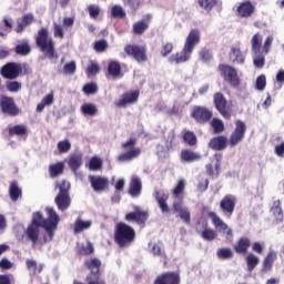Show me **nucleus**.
<instances>
[{"instance_id":"64","label":"nucleus","mask_w":284,"mask_h":284,"mask_svg":"<svg viewBox=\"0 0 284 284\" xmlns=\"http://www.w3.org/2000/svg\"><path fill=\"white\" fill-rule=\"evenodd\" d=\"M20 89H21V83L17 82V81H12L7 84V90L9 92H19Z\"/></svg>"},{"instance_id":"37","label":"nucleus","mask_w":284,"mask_h":284,"mask_svg":"<svg viewBox=\"0 0 284 284\" xmlns=\"http://www.w3.org/2000/svg\"><path fill=\"white\" fill-rule=\"evenodd\" d=\"M251 45L254 54H258L261 48H263V36H261V33H255L251 39Z\"/></svg>"},{"instance_id":"36","label":"nucleus","mask_w":284,"mask_h":284,"mask_svg":"<svg viewBox=\"0 0 284 284\" xmlns=\"http://www.w3.org/2000/svg\"><path fill=\"white\" fill-rule=\"evenodd\" d=\"M78 256H92L94 254V245L92 242H87V245L81 244L77 250Z\"/></svg>"},{"instance_id":"47","label":"nucleus","mask_w":284,"mask_h":284,"mask_svg":"<svg viewBox=\"0 0 284 284\" xmlns=\"http://www.w3.org/2000/svg\"><path fill=\"white\" fill-rule=\"evenodd\" d=\"M197 3L205 12H212V9L219 3V0H197Z\"/></svg>"},{"instance_id":"48","label":"nucleus","mask_w":284,"mask_h":284,"mask_svg":"<svg viewBox=\"0 0 284 284\" xmlns=\"http://www.w3.org/2000/svg\"><path fill=\"white\" fill-rule=\"evenodd\" d=\"M102 169H103V160L97 156L91 158L89 162V170H91L92 172H98V170H102Z\"/></svg>"},{"instance_id":"33","label":"nucleus","mask_w":284,"mask_h":284,"mask_svg":"<svg viewBox=\"0 0 284 284\" xmlns=\"http://www.w3.org/2000/svg\"><path fill=\"white\" fill-rule=\"evenodd\" d=\"M22 194L23 191L19 187V183H17V181L11 182L9 186V196L11 201L17 202L21 199Z\"/></svg>"},{"instance_id":"26","label":"nucleus","mask_w":284,"mask_h":284,"mask_svg":"<svg viewBox=\"0 0 284 284\" xmlns=\"http://www.w3.org/2000/svg\"><path fill=\"white\" fill-rule=\"evenodd\" d=\"M143 190V183L141 182V178L133 176L130 182L129 186V194L133 199H136V196H141V192Z\"/></svg>"},{"instance_id":"27","label":"nucleus","mask_w":284,"mask_h":284,"mask_svg":"<svg viewBox=\"0 0 284 284\" xmlns=\"http://www.w3.org/2000/svg\"><path fill=\"white\" fill-rule=\"evenodd\" d=\"M55 204L58 205V210L60 212H65L68 207H70L72 203V199L70 197V194L68 193H58V195L54 199Z\"/></svg>"},{"instance_id":"3","label":"nucleus","mask_w":284,"mask_h":284,"mask_svg":"<svg viewBox=\"0 0 284 284\" xmlns=\"http://www.w3.org/2000/svg\"><path fill=\"white\" fill-rule=\"evenodd\" d=\"M201 43V30L191 29L184 45L180 52L173 53L169 58L170 63H176V65L181 63L187 62L189 59L192 58V53L194 49Z\"/></svg>"},{"instance_id":"21","label":"nucleus","mask_w":284,"mask_h":284,"mask_svg":"<svg viewBox=\"0 0 284 284\" xmlns=\"http://www.w3.org/2000/svg\"><path fill=\"white\" fill-rule=\"evenodd\" d=\"M140 92L139 90L125 92L122 94V99L116 103L118 108H128V105H132L139 101Z\"/></svg>"},{"instance_id":"1","label":"nucleus","mask_w":284,"mask_h":284,"mask_svg":"<svg viewBox=\"0 0 284 284\" xmlns=\"http://www.w3.org/2000/svg\"><path fill=\"white\" fill-rule=\"evenodd\" d=\"M47 217L41 212H37V241L40 245H45L54 239V233L59 227L61 217L53 207H45Z\"/></svg>"},{"instance_id":"9","label":"nucleus","mask_w":284,"mask_h":284,"mask_svg":"<svg viewBox=\"0 0 284 284\" xmlns=\"http://www.w3.org/2000/svg\"><path fill=\"white\" fill-rule=\"evenodd\" d=\"M23 70H26V64L9 62L1 68L0 74L3 79L14 81V79H19Z\"/></svg>"},{"instance_id":"16","label":"nucleus","mask_w":284,"mask_h":284,"mask_svg":"<svg viewBox=\"0 0 284 284\" xmlns=\"http://www.w3.org/2000/svg\"><path fill=\"white\" fill-rule=\"evenodd\" d=\"M236 209V196L232 194H226L220 201V210L224 214V216H232L234 214V210Z\"/></svg>"},{"instance_id":"57","label":"nucleus","mask_w":284,"mask_h":284,"mask_svg":"<svg viewBox=\"0 0 284 284\" xmlns=\"http://www.w3.org/2000/svg\"><path fill=\"white\" fill-rule=\"evenodd\" d=\"M72 144L68 140H63L58 143V152H60V154H65L67 152H70Z\"/></svg>"},{"instance_id":"28","label":"nucleus","mask_w":284,"mask_h":284,"mask_svg":"<svg viewBox=\"0 0 284 284\" xmlns=\"http://www.w3.org/2000/svg\"><path fill=\"white\" fill-rule=\"evenodd\" d=\"M214 159H215V172H214V166L212 164L205 165L206 174H209L210 176H219V174H221V163L223 162V154L215 153Z\"/></svg>"},{"instance_id":"45","label":"nucleus","mask_w":284,"mask_h":284,"mask_svg":"<svg viewBox=\"0 0 284 284\" xmlns=\"http://www.w3.org/2000/svg\"><path fill=\"white\" fill-rule=\"evenodd\" d=\"M261 261L258 260V256L254 255V253H251L246 256V266L248 272H254L256 270V266L258 265Z\"/></svg>"},{"instance_id":"2","label":"nucleus","mask_w":284,"mask_h":284,"mask_svg":"<svg viewBox=\"0 0 284 284\" xmlns=\"http://www.w3.org/2000/svg\"><path fill=\"white\" fill-rule=\"evenodd\" d=\"M247 132V125L243 122V120L235 121V129L231 133L229 140L225 135H217L210 140L209 148L214 150L215 152H221L227 148V143L230 148H236L239 143L243 142L245 139V133Z\"/></svg>"},{"instance_id":"13","label":"nucleus","mask_w":284,"mask_h":284,"mask_svg":"<svg viewBox=\"0 0 284 284\" xmlns=\"http://www.w3.org/2000/svg\"><path fill=\"white\" fill-rule=\"evenodd\" d=\"M133 210V212L125 214V221L128 223H136V225H145L148 219H150V213L141 209V206H134Z\"/></svg>"},{"instance_id":"60","label":"nucleus","mask_w":284,"mask_h":284,"mask_svg":"<svg viewBox=\"0 0 284 284\" xmlns=\"http://www.w3.org/2000/svg\"><path fill=\"white\" fill-rule=\"evenodd\" d=\"M176 140V135L174 133L170 134L165 141V152H172L174 150V141Z\"/></svg>"},{"instance_id":"54","label":"nucleus","mask_w":284,"mask_h":284,"mask_svg":"<svg viewBox=\"0 0 284 284\" xmlns=\"http://www.w3.org/2000/svg\"><path fill=\"white\" fill-rule=\"evenodd\" d=\"M101 72V67H99V63L91 62L87 68V74L88 77H94Z\"/></svg>"},{"instance_id":"51","label":"nucleus","mask_w":284,"mask_h":284,"mask_svg":"<svg viewBox=\"0 0 284 284\" xmlns=\"http://www.w3.org/2000/svg\"><path fill=\"white\" fill-rule=\"evenodd\" d=\"M200 61L203 63H210V61L213 59L212 51L207 48H202L199 51Z\"/></svg>"},{"instance_id":"42","label":"nucleus","mask_w":284,"mask_h":284,"mask_svg":"<svg viewBox=\"0 0 284 284\" xmlns=\"http://www.w3.org/2000/svg\"><path fill=\"white\" fill-rule=\"evenodd\" d=\"M211 128L213 129V134H221L225 132V124L223 123V120L213 118L211 120Z\"/></svg>"},{"instance_id":"53","label":"nucleus","mask_w":284,"mask_h":284,"mask_svg":"<svg viewBox=\"0 0 284 284\" xmlns=\"http://www.w3.org/2000/svg\"><path fill=\"white\" fill-rule=\"evenodd\" d=\"M263 52L255 53V57L253 59V64L255 68L262 69L265 65V55H263Z\"/></svg>"},{"instance_id":"17","label":"nucleus","mask_w":284,"mask_h":284,"mask_svg":"<svg viewBox=\"0 0 284 284\" xmlns=\"http://www.w3.org/2000/svg\"><path fill=\"white\" fill-rule=\"evenodd\" d=\"M153 284H181V275L179 272H165L158 275Z\"/></svg>"},{"instance_id":"25","label":"nucleus","mask_w":284,"mask_h":284,"mask_svg":"<svg viewBox=\"0 0 284 284\" xmlns=\"http://www.w3.org/2000/svg\"><path fill=\"white\" fill-rule=\"evenodd\" d=\"M68 165L74 174L79 172V169L83 166V153L75 152L69 156Z\"/></svg>"},{"instance_id":"14","label":"nucleus","mask_w":284,"mask_h":284,"mask_svg":"<svg viewBox=\"0 0 284 284\" xmlns=\"http://www.w3.org/2000/svg\"><path fill=\"white\" fill-rule=\"evenodd\" d=\"M207 216L209 219H211L215 230H217V232H222V234H226V239H232L233 233L232 230L230 229V226L227 225V223H225L221 216H219L216 214V212L213 211H209L207 212Z\"/></svg>"},{"instance_id":"63","label":"nucleus","mask_w":284,"mask_h":284,"mask_svg":"<svg viewBox=\"0 0 284 284\" xmlns=\"http://www.w3.org/2000/svg\"><path fill=\"white\" fill-rule=\"evenodd\" d=\"M88 12L91 19H97L101 14V9L97 4H90L88 7Z\"/></svg>"},{"instance_id":"30","label":"nucleus","mask_w":284,"mask_h":284,"mask_svg":"<svg viewBox=\"0 0 284 284\" xmlns=\"http://www.w3.org/2000/svg\"><path fill=\"white\" fill-rule=\"evenodd\" d=\"M250 245H252V242L248 240V237H240L237 243L233 246V250L236 252V254H247Z\"/></svg>"},{"instance_id":"32","label":"nucleus","mask_w":284,"mask_h":284,"mask_svg":"<svg viewBox=\"0 0 284 284\" xmlns=\"http://www.w3.org/2000/svg\"><path fill=\"white\" fill-rule=\"evenodd\" d=\"M154 194L161 212L163 214H165V212H170V206L168 205V199H170V195L168 193H161L159 191H156Z\"/></svg>"},{"instance_id":"23","label":"nucleus","mask_w":284,"mask_h":284,"mask_svg":"<svg viewBox=\"0 0 284 284\" xmlns=\"http://www.w3.org/2000/svg\"><path fill=\"white\" fill-rule=\"evenodd\" d=\"M255 10L256 7H254L251 1H245L240 3V6L236 9V14L241 19H248V17H252Z\"/></svg>"},{"instance_id":"18","label":"nucleus","mask_w":284,"mask_h":284,"mask_svg":"<svg viewBox=\"0 0 284 284\" xmlns=\"http://www.w3.org/2000/svg\"><path fill=\"white\" fill-rule=\"evenodd\" d=\"M89 181L94 192H105L110 187V180L101 175H90Z\"/></svg>"},{"instance_id":"39","label":"nucleus","mask_w":284,"mask_h":284,"mask_svg":"<svg viewBox=\"0 0 284 284\" xmlns=\"http://www.w3.org/2000/svg\"><path fill=\"white\" fill-rule=\"evenodd\" d=\"M90 227H92V221H83L78 219L74 223L73 232L74 234H81L83 230H90Z\"/></svg>"},{"instance_id":"8","label":"nucleus","mask_w":284,"mask_h":284,"mask_svg":"<svg viewBox=\"0 0 284 284\" xmlns=\"http://www.w3.org/2000/svg\"><path fill=\"white\" fill-rule=\"evenodd\" d=\"M214 113L207 106L194 105L191 110V119L199 125H205L212 121Z\"/></svg>"},{"instance_id":"29","label":"nucleus","mask_w":284,"mask_h":284,"mask_svg":"<svg viewBox=\"0 0 284 284\" xmlns=\"http://www.w3.org/2000/svg\"><path fill=\"white\" fill-rule=\"evenodd\" d=\"M230 61L243 65L245 63V54L240 48L233 47L229 53Z\"/></svg>"},{"instance_id":"24","label":"nucleus","mask_w":284,"mask_h":284,"mask_svg":"<svg viewBox=\"0 0 284 284\" xmlns=\"http://www.w3.org/2000/svg\"><path fill=\"white\" fill-rule=\"evenodd\" d=\"M180 159L182 163H196V161L203 159V155L196 151H192V149H184L180 153Z\"/></svg>"},{"instance_id":"4","label":"nucleus","mask_w":284,"mask_h":284,"mask_svg":"<svg viewBox=\"0 0 284 284\" xmlns=\"http://www.w3.org/2000/svg\"><path fill=\"white\" fill-rule=\"evenodd\" d=\"M136 239V231L126 223L120 222L114 229V243L119 247H130Z\"/></svg>"},{"instance_id":"19","label":"nucleus","mask_w":284,"mask_h":284,"mask_svg":"<svg viewBox=\"0 0 284 284\" xmlns=\"http://www.w3.org/2000/svg\"><path fill=\"white\" fill-rule=\"evenodd\" d=\"M173 211L179 214V217L184 221L186 225L192 223V214L187 207L183 206V200H176L173 202Z\"/></svg>"},{"instance_id":"15","label":"nucleus","mask_w":284,"mask_h":284,"mask_svg":"<svg viewBox=\"0 0 284 284\" xmlns=\"http://www.w3.org/2000/svg\"><path fill=\"white\" fill-rule=\"evenodd\" d=\"M213 103L217 112H220L224 119H227L229 121L230 119H232V113L227 111V99L223 93L221 92L214 93Z\"/></svg>"},{"instance_id":"44","label":"nucleus","mask_w":284,"mask_h":284,"mask_svg":"<svg viewBox=\"0 0 284 284\" xmlns=\"http://www.w3.org/2000/svg\"><path fill=\"white\" fill-rule=\"evenodd\" d=\"M9 134L10 136H14V134L17 136H26V134H28V128H26V125L22 124L11 126L9 128Z\"/></svg>"},{"instance_id":"20","label":"nucleus","mask_w":284,"mask_h":284,"mask_svg":"<svg viewBox=\"0 0 284 284\" xmlns=\"http://www.w3.org/2000/svg\"><path fill=\"white\" fill-rule=\"evenodd\" d=\"M150 21H152V16L150 13L145 14L142 20L133 23V34L141 37L145 34L146 30L150 28Z\"/></svg>"},{"instance_id":"52","label":"nucleus","mask_w":284,"mask_h":284,"mask_svg":"<svg viewBox=\"0 0 284 284\" xmlns=\"http://www.w3.org/2000/svg\"><path fill=\"white\" fill-rule=\"evenodd\" d=\"M111 14L114 19H125L126 13L121 6H114L111 9Z\"/></svg>"},{"instance_id":"55","label":"nucleus","mask_w":284,"mask_h":284,"mask_svg":"<svg viewBox=\"0 0 284 284\" xmlns=\"http://www.w3.org/2000/svg\"><path fill=\"white\" fill-rule=\"evenodd\" d=\"M267 85V78L265 77V74H261L256 78V82H255V88L256 90H260L261 92H263V90H265Z\"/></svg>"},{"instance_id":"58","label":"nucleus","mask_w":284,"mask_h":284,"mask_svg":"<svg viewBox=\"0 0 284 284\" xmlns=\"http://www.w3.org/2000/svg\"><path fill=\"white\" fill-rule=\"evenodd\" d=\"M174 50V43L172 42H166L162 44L160 53L161 57H169V54H172V51Z\"/></svg>"},{"instance_id":"49","label":"nucleus","mask_w":284,"mask_h":284,"mask_svg":"<svg viewBox=\"0 0 284 284\" xmlns=\"http://www.w3.org/2000/svg\"><path fill=\"white\" fill-rule=\"evenodd\" d=\"M81 112L84 115L94 116L97 114V112H98L97 105H94L92 103H84L81 106Z\"/></svg>"},{"instance_id":"6","label":"nucleus","mask_w":284,"mask_h":284,"mask_svg":"<svg viewBox=\"0 0 284 284\" xmlns=\"http://www.w3.org/2000/svg\"><path fill=\"white\" fill-rule=\"evenodd\" d=\"M136 138H130L126 142L122 143V148L126 153H122L118 156L120 163H125V161H132V159L141 156V149L136 148Z\"/></svg>"},{"instance_id":"61","label":"nucleus","mask_w":284,"mask_h":284,"mask_svg":"<svg viewBox=\"0 0 284 284\" xmlns=\"http://www.w3.org/2000/svg\"><path fill=\"white\" fill-rule=\"evenodd\" d=\"M82 91L84 92V94H97L99 89L97 88L95 83L90 82L84 84Z\"/></svg>"},{"instance_id":"56","label":"nucleus","mask_w":284,"mask_h":284,"mask_svg":"<svg viewBox=\"0 0 284 284\" xmlns=\"http://www.w3.org/2000/svg\"><path fill=\"white\" fill-rule=\"evenodd\" d=\"M108 48H109L108 40L102 39L94 42L93 50H95V52H105Z\"/></svg>"},{"instance_id":"12","label":"nucleus","mask_w":284,"mask_h":284,"mask_svg":"<svg viewBox=\"0 0 284 284\" xmlns=\"http://www.w3.org/2000/svg\"><path fill=\"white\" fill-rule=\"evenodd\" d=\"M195 232L203 239V241L212 242L219 236L214 229L210 227V224L206 220H202L196 222L195 224Z\"/></svg>"},{"instance_id":"50","label":"nucleus","mask_w":284,"mask_h":284,"mask_svg":"<svg viewBox=\"0 0 284 284\" xmlns=\"http://www.w3.org/2000/svg\"><path fill=\"white\" fill-rule=\"evenodd\" d=\"M32 49L30 48V44L28 43H20L16 45L14 52L16 54H19L20 57H28Z\"/></svg>"},{"instance_id":"11","label":"nucleus","mask_w":284,"mask_h":284,"mask_svg":"<svg viewBox=\"0 0 284 284\" xmlns=\"http://www.w3.org/2000/svg\"><path fill=\"white\" fill-rule=\"evenodd\" d=\"M14 232L17 239H23L21 235L23 232L27 234L28 239H30L33 244L37 243V213H33L31 224L26 229H23V225L18 224L14 226Z\"/></svg>"},{"instance_id":"31","label":"nucleus","mask_w":284,"mask_h":284,"mask_svg":"<svg viewBox=\"0 0 284 284\" xmlns=\"http://www.w3.org/2000/svg\"><path fill=\"white\" fill-rule=\"evenodd\" d=\"M154 194L161 212L163 214H165V212H170V206L168 205V199H170V195L168 193H161L159 191H156Z\"/></svg>"},{"instance_id":"40","label":"nucleus","mask_w":284,"mask_h":284,"mask_svg":"<svg viewBox=\"0 0 284 284\" xmlns=\"http://www.w3.org/2000/svg\"><path fill=\"white\" fill-rule=\"evenodd\" d=\"M183 142L186 143L190 148H194L199 143L196 134L192 131H185L182 135Z\"/></svg>"},{"instance_id":"46","label":"nucleus","mask_w":284,"mask_h":284,"mask_svg":"<svg viewBox=\"0 0 284 284\" xmlns=\"http://www.w3.org/2000/svg\"><path fill=\"white\" fill-rule=\"evenodd\" d=\"M108 72L111 77H121V63L116 61L109 62Z\"/></svg>"},{"instance_id":"22","label":"nucleus","mask_w":284,"mask_h":284,"mask_svg":"<svg viewBox=\"0 0 284 284\" xmlns=\"http://www.w3.org/2000/svg\"><path fill=\"white\" fill-rule=\"evenodd\" d=\"M0 108L4 114H10L11 116L19 114V109L14 105V100L12 98L2 97L0 100Z\"/></svg>"},{"instance_id":"7","label":"nucleus","mask_w":284,"mask_h":284,"mask_svg":"<svg viewBox=\"0 0 284 284\" xmlns=\"http://www.w3.org/2000/svg\"><path fill=\"white\" fill-rule=\"evenodd\" d=\"M217 70L231 88H239V85H241V78H239V72L234 67L221 63L219 64Z\"/></svg>"},{"instance_id":"5","label":"nucleus","mask_w":284,"mask_h":284,"mask_svg":"<svg viewBox=\"0 0 284 284\" xmlns=\"http://www.w3.org/2000/svg\"><path fill=\"white\" fill-rule=\"evenodd\" d=\"M37 45L40 52L44 54L45 59H59V54H57L54 50V40L50 38L47 28H42L38 32Z\"/></svg>"},{"instance_id":"41","label":"nucleus","mask_w":284,"mask_h":284,"mask_svg":"<svg viewBox=\"0 0 284 284\" xmlns=\"http://www.w3.org/2000/svg\"><path fill=\"white\" fill-rule=\"evenodd\" d=\"M216 256L220 261H230L234 258V252L230 247H222L216 251Z\"/></svg>"},{"instance_id":"35","label":"nucleus","mask_w":284,"mask_h":284,"mask_svg":"<svg viewBox=\"0 0 284 284\" xmlns=\"http://www.w3.org/2000/svg\"><path fill=\"white\" fill-rule=\"evenodd\" d=\"M64 170H65V163L58 162L49 166V174L51 179H57V176H61V174H63Z\"/></svg>"},{"instance_id":"10","label":"nucleus","mask_w":284,"mask_h":284,"mask_svg":"<svg viewBox=\"0 0 284 284\" xmlns=\"http://www.w3.org/2000/svg\"><path fill=\"white\" fill-rule=\"evenodd\" d=\"M124 52L128 57H132L138 63L148 61V49L144 45L126 44Z\"/></svg>"},{"instance_id":"38","label":"nucleus","mask_w":284,"mask_h":284,"mask_svg":"<svg viewBox=\"0 0 284 284\" xmlns=\"http://www.w3.org/2000/svg\"><path fill=\"white\" fill-rule=\"evenodd\" d=\"M173 199L183 201V194H185V180H180L172 191Z\"/></svg>"},{"instance_id":"34","label":"nucleus","mask_w":284,"mask_h":284,"mask_svg":"<svg viewBox=\"0 0 284 284\" xmlns=\"http://www.w3.org/2000/svg\"><path fill=\"white\" fill-rule=\"evenodd\" d=\"M277 257L278 255L275 253V251H270L263 261V271L270 272L272 267H274V261H276Z\"/></svg>"},{"instance_id":"59","label":"nucleus","mask_w":284,"mask_h":284,"mask_svg":"<svg viewBox=\"0 0 284 284\" xmlns=\"http://www.w3.org/2000/svg\"><path fill=\"white\" fill-rule=\"evenodd\" d=\"M64 74H74L77 72V62L74 60L67 62L63 67Z\"/></svg>"},{"instance_id":"62","label":"nucleus","mask_w":284,"mask_h":284,"mask_svg":"<svg viewBox=\"0 0 284 284\" xmlns=\"http://www.w3.org/2000/svg\"><path fill=\"white\" fill-rule=\"evenodd\" d=\"M26 265H27V270H28L30 276H36V274H37V261L27 260Z\"/></svg>"},{"instance_id":"43","label":"nucleus","mask_w":284,"mask_h":284,"mask_svg":"<svg viewBox=\"0 0 284 284\" xmlns=\"http://www.w3.org/2000/svg\"><path fill=\"white\" fill-rule=\"evenodd\" d=\"M54 103V93L51 92L47 94L41 102L37 105V111L38 112H43L47 105H52Z\"/></svg>"}]
</instances>
